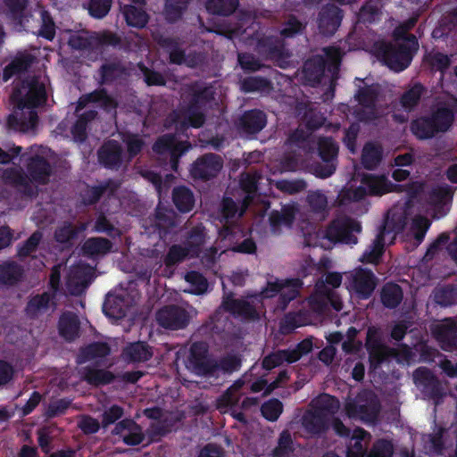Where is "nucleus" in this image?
Segmentation results:
<instances>
[{
    "instance_id": "nucleus-1",
    "label": "nucleus",
    "mask_w": 457,
    "mask_h": 457,
    "mask_svg": "<svg viewBox=\"0 0 457 457\" xmlns=\"http://www.w3.org/2000/svg\"><path fill=\"white\" fill-rule=\"evenodd\" d=\"M454 121V110L440 105L430 113L421 115L410 122V131L418 140H428L447 132Z\"/></svg>"
},
{
    "instance_id": "nucleus-2",
    "label": "nucleus",
    "mask_w": 457,
    "mask_h": 457,
    "mask_svg": "<svg viewBox=\"0 0 457 457\" xmlns=\"http://www.w3.org/2000/svg\"><path fill=\"white\" fill-rule=\"evenodd\" d=\"M418 46L415 35L407 34L402 43L382 42L378 47V55L391 71L401 72L411 65Z\"/></svg>"
},
{
    "instance_id": "nucleus-3",
    "label": "nucleus",
    "mask_w": 457,
    "mask_h": 457,
    "mask_svg": "<svg viewBox=\"0 0 457 457\" xmlns=\"http://www.w3.org/2000/svg\"><path fill=\"white\" fill-rule=\"evenodd\" d=\"M12 96L29 108L42 106L47 99L45 84L36 76L15 79Z\"/></svg>"
},
{
    "instance_id": "nucleus-4",
    "label": "nucleus",
    "mask_w": 457,
    "mask_h": 457,
    "mask_svg": "<svg viewBox=\"0 0 457 457\" xmlns=\"http://www.w3.org/2000/svg\"><path fill=\"white\" fill-rule=\"evenodd\" d=\"M178 226L177 214L171 209L162 207L155 208L154 214L144 220L142 227L149 235H156L161 240L165 241L174 232Z\"/></svg>"
},
{
    "instance_id": "nucleus-5",
    "label": "nucleus",
    "mask_w": 457,
    "mask_h": 457,
    "mask_svg": "<svg viewBox=\"0 0 457 457\" xmlns=\"http://www.w3.org/2000/svg\"><path fill=\"white\" fill-rule=\"evenodd\" d=\"M361 231V223L353 219H334L325 228L323 237L334 244L356 245L358 238L354 233H360Z\"/></svg>"
},
{
    "instance_id": "nucleus-6",
    "label": "nucleus",
    "mask_w": 457,
    "mask_h": 457,
    "mask_svg": "<svg viewBox=\"0 0 457 457\" xmlns=\"http://www.w3.org/2000/svg\"><path fill=\"white\" fill-rule=\"evenodd\" d=\"M169 118L176 131L181 134L190 128L203 127L206 120L204 110L185 99L183 104L178 110L173 111Z\"/></svg>"
},
{
    "instance_id": "nucleus-7",
    "label": "nucleus",
    "mask_w": 457,
    "mask_h": 457,
    "mask_svg": "<svg viewBox=\"0 0 457 457\" xmlns=\"http://www.w3.org/2000/svg\"><path fill=\"white\" fill-rule=\"evenodd\" d=\"M191 148L188 141H177L174 134H164L159 137L153 145V151L159 154H168L170 170L179 173V159Z\"/></svg>"
},
{
    "instance_id": "nucleus-8",
    "label": "nucleus",
    "mask_w": 457,
    "mask_h": 457,
    "mask_svg": "<svg viewBox=\"0 0 457 457\" xmlns=\"http://www.w3.org/2000/svg\"><path fill=\"white\" fill-rule=\"evenodd\" d=\"M303 286V282L299 278L276 280L267 284L266 288L262 291V295L264 297L270 298L279 294L278 304L281 308L285 309L291 301L299 296Z\"/></svg>"
},
{
    "instance_id": "nucleus-9",
    "label": "nucleus",
    "mask_w": 457,
    "mask_h": 457,
    "mask_svg": "<svg viewBox=\"0 0 457 457\" xmlns=\"http://www.w3.org/2000/svg\"><path fill=\"white\" fill-rule=\"evenodd\" d=\"M223 167V159L216 154L199 156L191 165L190 175L195 179L208 181L218 176Z\"/></svg>"
},
{
    "instance_id": "nucleus-10",
    "label": "nucleus",
    "mask_w": 457,
    "mask_h": 457,
    "mask_svg": "<svg viewBox=\"0 0 457 457\" xmlns=\"http://www.w3.org/2000/svg\"><path fill=\"white\" fill-rule=\"evenodd\" d=\"M220 308L228 312L235 318L243 320H258L260 319L259 312L254 304L245 299H236L232 292L225 293Z\"/></svg>"
},
{
    "instance_id": "nucleus-11",
    "label": "nucleus",
    "mask_w": 457,
    "mask_h": 457,
    "mask_svg": "<svg viewBox=\"0 0 457 457\" xmlns=\"http://www.w3.org/2000/svg\"><path fill=\"white\" fill-rule=\"evenodd\" d=\"M401 228L402 227L396 226L393 220L386 219L370 246V250H366L360 260L366 263H377L384 253L385 237L392 233L395 235Z\"/></svg>"
},
{
    "instance_id": "nucleus-12",
    "label": "nucleus",
    "mask_w": 457,
    "mask_h": 457,
    "mask_svg": "<svg viewBox=\"0 0 457 457\" xmlns=\"http://www.w3.org/2000/svg\"><path fill=\"white\" fill-rule=\"evenodd\" d=\"M188 360L197 374L212 376L215 373L216 361L209 358V347L205 342L192 344Z\"/></svg>"
},
{
    "instance_id": "nucleus-13",
    "label": "nucleus",
    "mask_w": 457,
    "mask_h": 457,
    "mask_svg": "<svg viewBox=\"0 0 457 457\" xmlns=\"http://www.w3.org/2000/svg\"><path fill=\"white\" fill-rule=\"evenodd\" d=\"M378 285V278L371 270L359 267L351 273L350 286L358 298L369 299Z\"/></svg>"
},
{
    "instance_id": "nucleus-14",
    "label": "nucleus",
    "mask_w": 457,
    "mask_h": 457,
    "mask_svg": "<svg viewBox=\"0 0 457 457\" xmlns=\"http://www.w3.org/2000/svg\"><path fill=\"white\" fill-rule=\"evenodd\" d=\"M190 316L186 309L178 305H167L156 313L158 324L167 329L184 328L189 323Z\"/></svg>"
},
{
    "instance_id": "nucleus-15",
    "label": "nucleus",
    "mask_w": 457,
    "mask_h": 457,
    "mask_svg": "<svg viewBox=\"0 0 457 457\" xmlns=\"http://www.w3.org/2000/svg\"><path fill=\"white\" fill-rule=\"evenodd\" d=\"M381 404L376 395L363 399L360 397L357 403H349L346 407L350 417L359 418L364 422L373 423L378 420Z\"/></svg>"
},
{
    "instance_id": "nucleus-16",
    "label": "nucleus",
    "mask_w": 457,
    "mask_h": 457,
    "mask_svg": "<svg viewBox=\"0 0 457 457\" xmlns=\"http://www.w3.org/2000/svg\"><path fill=\"white\" fill-rule=\"evenodd\" d=\"M267 125L266 113L259 109L244 112L236 121L237 130L246 136L256 135Z\"/></svg>"
},
{
    "instance_id": "nucleus-17",
    "label": "nucleus",
    "mask_w": 457,
    "mask_h": 457,
    "mask_svg": "<svg viewBox=\"0 0 457 457\" xmlns=\"http://www.w3.org/2000/svg\"><path fill=\"white\" fill-rule=\"evenodd\" d=\"M237 212L238 206L237 203L231 197H223L220 204V217L221 220L225 221L226 225L220 229V235L224 238L232 240L237 235L243 233L239 225L228 224L229 220L237 216Z\"/></svg>"
},
{
    "instance_id": "nucleus-18",
    "label": "nucleus",
    "mask_w": 457,
    "mask_h": 457,
    "mask_svg": "<svg viewBox=\"0 0 457 457\" xmlns=\"http://www.w3.org/2000/svg\"><path fill=\"white\" fill-rule=\"evenodd\" d=\"M112 434L122 438L125 445L137 446L145 440V434L139 424L132 419H124L116 423Z\"/></svg>"
},
{
    "instance_id": "nucleus-19",
    "label": "nucleus",
    "mask_w": 457,
    "mask_h": 457,
    "mask_svg": "<svg viewBox=\"0 0 457 457\" xmlns=\"http://www.w3.org/2000/svg\"><path fill=\"white\" fill-rule=\"evenodd\" d=\"M343 19L342 10L334 5L327 4L321 8L318 17V28L323 36L336 33Z\"/></svg>"
},
{
    "instance_id": "nucleus-20",
    "label": "nucleus",
    "mask_w": 457,
    "mask_h": 457,
    "mask_svg": "<svg viewBox=\"0 0 457 457\" xmlns=\"http://www.w3.org/2000/svg\"><path fill=\"white\" fill-rule=\"evenodd\" d=\"M122 154L121 145L116 140L110 139L99 148L97 157L104 168L117 170L122 164Z\"/></svg>"
},
{
    "instance_id": "nucleus-21",
    "label": "nucleus",
    "mask_w": 457,
    "mask_h": 457,
    "mask_svg": "<svg viewBox=\"0 0 457 457\" xmlns=\"http://www.w3.org/2000/svg\"><path fill=\"white\" fill-rule=\"evenodd\" d=\"M25 277L24 267L12 260L0 263V287L11 288L18 286Z\"/></svg>"
},
{
    "instance_id": "nucleus-22",
    "label": "nucleus",
    "mask_w": 457,
    "mask_h": 457,
    "mask_svg": "<svg viewBox=\"0 0 457 457\" xmlns=\"http://www.w3.org/2000/svg\"><path fill=\"white\" fill-rule=\"evenodd\" d=\"M216 92L212 86L195 82L187 87L185 100L204 109L215 100Z\"/></svg>"
},
{
    "instance_id": "nucleus-23",
    "label": "nucleus",
    "mask_w": 457,
    "mask_h": 457,
    "mask_svg": "<svg viewBox=\"0 0 457 457\" xmlns=\"http://www.w3.org/2000/svg\"><path fill=\"white\" fill-rule=\"evenodd\" d=\"M27 170L30 179L40 185L47 184L52 175V166L49 161L38 154L29 159Z\"/></svg>"
},
{
    "instance_id": "nucleus-24",
    "label": "nucleus",
    "mask_w": 457,
    "mask_h": 457,
    "mask_svg": "<svg viewBox=\"0 0 457 457\" xmlns=\"http://www.w3.org/2000/svg\"><path fill=\"white\" fill-rule=\"evenodd\" d=\"M302 426L308 434L320 436L328 429V418L320 410H307L302 417Z\"/></svg>"
},
{
    "instance_id": "nucleus-25",
    "label": "nucleus",
    "mask_w": 457,
    "mask_h": 457,
    "mask_svg": "<svg viewBox=\"0 0 457 457\" xmlns=\"http://www.w3.org/2000/svg\"><path fill=\"white\" fill-rule=\"evenodd\" d=\"M257 50L270 59H280L284 56L283 39L276 35H263L257 40Z\"/></svg>"
},
{
    "instance_id": "nucleus-26",
    "label": "nucleus",
    "mask_w": 457,
    "mask_h": 457,
    "mask_svg": "<svg viewBox=\"0 0 457 457\" xmlns=\"http://www.w3.org/2000/svg\"><path fill=\"white\" fill-rule=\"evenodd\" d=\"M80 321L72 312H64L58 320L59 335L67 342H73L79 337Z\"/></svg>"
},
{
    "instance_id": "nucleus-27",
    "label": "nucleus",
    "mask_w": 457,
    "mask_h": 457,
    "mask_svg": "<svg viewBox=\"0 0 457 457\" xmlns=\"http://www.w3.org/2000/svg\"><path fill=\"white\" fill-rule=\"evenodd\" d=\"M435 338L442 345L445 351L457 350V323L447 321L437 325L433 329Z\"/></svg>"
},
{
    "instance_id": "nucleus-28",
    "label": "nucleus",
    "mask_w": 457,
    "mask_h": 457,
    "mask_svg": "<svg viewBox=\"0 0 457 457\" xmlns=\"http://www.w3.org/2000/svg\"><path fill=\"white\" fill-rule=\"evenodd\" d=\"M361 183L365 185L369 195L371 196H381L395 191V187H397L384 175L364 174Z\"/></svg>"
},
{
    "instance_id": "nucleus-29",
    "label": "nucleus",
    "mask_w": 457,
    "mask_h": 457,
    "mask_svg": "<svg viewBox=\"0 0 457 457\" xmlns=\"http://www.w3.org/2000/svg\"><path fill=\"white\" fill-rule=\"evenodd\" d=\"M111 353L108 343L95 341L79 349L77 363L83 364L97 358H105Z\"/></svg>"
},
{
    "instance_id": "nucleus-30",
    "label": "nucleus",
    "mask_w": 457,
    "mask_h": 457,
    "mask_svg": "<svg viewBox=\"0 0 457 457\" xmlns=\"http://www.w3.org/2000/svg\"><path fill=\"white\" fill-rule=\"evenodd\" d=\"M80 375L82 380L95 387L109 385L115 379V376L112 371L96 369L90 365L83 367L80 370Z\"/></svg>"
},
{
    "instance_id": "nucleus-31",
    "label": "nucleus",
    "mask_w": 457,
    "mask_h": 457,
    "mask_svg": "<svg viewBox=\"0 0 457 457\" xmlns=\"http://www.w3.org/2000/svg\"><path fill=\"white\" fill-rule=\"evenodd\" d=\"M35 57L28 53L17 54L3 70L2 79L7 82L15 75H20L29 70Z\"/></svg>"
},
{
    "instance_id": "nucleus-32",
    "label": "nucleus",
    "mask_w": 457,
    "mask_h": 457,
    "mask_svg": "<svg viewBox=\"0 0 457 457\" xmlns=\"http://www.w3.org/2000/svg\"><path fill=\"white\" fill-rule=\"evenodd\" d=\"M383 154L384 151L381 145L369 141L365 143L362 147L361 163L364 169L368 170H374L381 163Z\"/></svg>"
},
{
    "instance_id": "nucleus-33",
    "label": "nucleus",
    "mask_w": 457,
    "mask_h": 457,
    "mask_svg": "<svg viewBox=\"0 0 457 457\" xmlns=\"http://www.w3.org/2000/svg\"><path fill=\"white\" fill-rule=\"evenodd\" d=\"M446 246L447 253L453 262L457 266V235L450 241V236L448 233H441L436 239L428 248L425 258L428 260L433 259L436 253L442 248L443 245Z\"/></svg>"
},
{
    "instance_id": "nucleus-34",
    "label": "nucleus",
    "mask_w": 457,
    "mask_h": 457,
    "mask_svg": "<svg viewBox=\"0 0 457 457\" xmlns=\"http://www.w3.org/2000/svg\"><path fill=\"white\" fill-rule=\"evenodd\" d=\"M403 299L401 286L395 282L385 283L380 289V302L387 309L397 308Z\"/></svg>"
},
{
    "instance_id": "nucleus-35",
    "label": "nucleus",
    "mask_w": 457,
    "mask_h": 457,
    "mask_svg": "<svg viewBox=\"0 0 457 457\" xmlns=\"http://www.w3.org/2000/svg\"><path fill=\"white\" fill-rule=\"evenodd\" d=\"M38 124V115L36 111H29L28 115L25 113H11L7 118V125L14 130L27 132L34 129Z\"/></svg>"
},
{
    "instance_id": "nucleus-36",
    "label": "nucleus",
    "mask_w": 457,
    "mask_h": 457,
    "mask_svg": "<svg viewBox=\"0 0 457 457\" xmlns=\"http://www.w3.org/2000/svg\"><path fill=\"white\" fill-rule=\"evenodd\" d=\"M296 208L294 205L286 204L280 211L273 210L269 215V222L273 231L281 226L291 227L295 219Z\"/></svg>"
},
{
    "instance_id": "nucleus-37",
    "label": "nucleus",
    "mask_w": 457,
    "mask_h": 457,
    "mask_svg": "<svg viewBox=\"0 0 457 457\" xmlns=\"http://www.w3.org/2000/svg\"><path fill=\"white\" fill-rule=\"evenodd\" d=\"M325 68L326 61L323 57L316 56L308 59L303 64V77L310 84H319L324 76Z\"/></svg>"
},
{
    "instance_id": "nucleus-38",
    "label": "nucleus",
    "mask_w": 457,
    "mask_h": 457,
    "mask_svg": "<svg viewBox=\"0 0 457 457\" xmlns=\"http://www.w3.org/2000/svg\"><path fill=\"white\" fill-rule=\"evenodd\" d=\"M379 87L378 84L358 85L354 99L363 108L373 110L378 99Z\"/></svg>"
},
{
    "instance_id": "nucleus-39",
    "label": "nucleus",
    "mask_w": 457,
    "mask_h": 457,
    "mask_svg": "<svg viewBox=\"0 0 457 457\" xmlns=\"http://www.w3.org/2000/svg\"><path fill=\"white\" fill-rule=\"evenodd\" d=\"M172 202L179 212H189L195 206V196L186 186L175 187L172 190Z\"/></svg>"
},
{
    "instance_id": "nucleus-40",
    "label": "nucleus",
    "mask_w": 457,
    "mask_h": 457,
    "mask_svg": "<svg viewBox=\"0 0 457 457\" xmlns=\"http://www.w3.org/2000/svg\"><path fill=\"white\" fill-rule=\"evenodd\" d=\"M238 399L227 391L218 399L217 408L223 413H228L236 420L245 425L247 419L245 413L237 409Z\"/></svg>"
},
{
    "instance_id": "nucleus-41",
    "label": "nucleus",
    "mask_w": 457,
    "mask_h": 457,
    "mask_svg": "<svg viewBox=\"0 0 457 457\" xmlns=\"http://www.w3.org/2000/svg\"><path fill=\"white\" fill-rule=\"evenodd\" d=\"M123 355L130 362H144L152 358L153 352L146 343L137 341L127 345L123 350Z\"/></svg>"
},
{
    "instance_id": "nucleus-42",
    "label": "nucleus",
    "mask_w": 457,
    "mask_h": 457,
    "mask_svg": "<svg viewBox=\"0 0 457 457\" xmlns=\"http://www.w3.org/2000/svg\"><path fill=\"white\" fill-rule=\"evenodd\" d=\"M158 44L168 52L169 62L171 64L181 65L186 61V52L179 47L177 38L171 37H161Z\"/></svg>"
},
{
    "instance_id": "nucleus-43",
    "label": "nucleus",
    "mask_w": 457,
    "mask_h": 457,
    "mask_svg": "<svg viewBox=\"0 0 457 457\" xmlns=\"http://www.w3.org/2000/svg\"><path fill=\"white\" fill-rule=\"evenodd\" d=\"M97 112L94 110H88L78 116L75 123L71 129V133L75 142L83 143L87 137L88 123L96 119Z\"/></svg>"
},
{
    "instance_id": "nucleus-44",
    "label": "nucleus",
    "mask_w": 457,
    "mask_h": 457,
    "mask_svg": "<svg viewBox=\"0 0 457 457\" xmlns=\"http://www.w3.org/2000/svg\"><path fill=\"white\" fill-rule=\"evenodd\" d=\"M109 188H116L112 179H108L99 185L89 187L81 194V200L84 205L90 206L97 204Z\"/></svg>"
},
{
    "instance_id": "nucleus-45",
    "label": "nucleus",
    "mask_w": 457,
    "mask_h": 457,
    "mask_svg": "<svg viewBox=\"0 0 457 457\" xmlns=\"http://www.w3.org/2000/svg\"><path fill=\"white\" fill-rule=\"evenodd\" d=\"M112 243L104 237H90L87 238L83 245L82 252L84 255L93 257L96 255H104L112 251Z\"/></svg>"
},
{
    "instance_id": "nucleus-46",
    "label": "nucleus",
    "mask_w": 457,
    "mask_h": 457,
    "mask_svg": "<svg viewBox=\"0 0 457 457\" xmlns=\"http://www.w3.org/2000/svg\"><path fill=\"white\" fill-rule=\"evenodd\" d=\"M317 152L322 162H337L339 145L331 137H320L317 142Z\"/></svg>"
},
{
    "instance_id": "nucleus-47",
    "label": "nucleus",
    "mask_w": 457,
    "mask_h": 457,
    "mask_svg": "<svg viewBox=\"0 0 457 457\" xmlns=\"http://www.w3.org/2000/svg\"><path fill=\"white\" fill-rule=\"evenodd\" d=\"M370 369L376 370L389 358L395 357L397 351L385 344L367 350Z\"/></svg>"
},
{
    "instance_id": "nucleus-48",
    "label": "nucleus",
    "mask_w": 457,
    "mask_h": 457,
    "mask_svg": "<svg viewBox=\"0 0 457 457\" xmlns=\"http://www.w3.org/2000/svg\"><path fill=\"white\" fill-rule=\"evenodd\" d=\"M414 376L418 378L420 376L423 379L425 389L428 395L433 399H440L443 397V388L438 379L431 374L426 368H419L415 370Z\"/></svg>"
},
{
    "instance_id": "nucleus-49",
    "label": "nucleus",
    "mask_w": 457,
    "mask_h": 457,
    "mask_svg": "<svg viewBox=\"0 0 457 457\" xmlns=\"http://www.w3.org/2000/svg\"><path fill=\"white\" fill-rule=\"evenodd\" d=\"M53 296L48 292L32 296L27 303L25 312L30 318H36L40 313L46 312L49 308V303Z\"/></svg>"
},
{
    "instance_id": "nucleus-50",
    "label": "nucleus",
    "mask_w": 457,
    "mask_h": 457,
    "mask_svg": "<svg viewBox=\"0 0 457 457\" xmlns=\"http://www.w3.org/2000/svg\"><path fill=\"white\" fill-rule=\"evenodd\" d=\"M426 87L420 82L414 83L412 87L403 92L400 98V104L406 111L413 110L425 94Z\"/></svg>"
},
{
    "instance_id": "nucleus-51",
    "label": "nucleus",
    "mask_w": 457,
    "mask_h": 457,
    "mask_svg": "<svg viewBox=\"0 0 457 457\" xmlns=\"http://www.w3.org/2000/svg\"><path fill=\"white\" fill-rule=\"evenodd\" d=\"M191 0H165L164 15L170 23L179 21L187 12Z\"/></svg>"
},
{
    "instance_id": "nucleus-52",
    "label": "nucleus",
    "mask_w": 457,
    "mask_h": 457,
    "mask_svg": "<svg viewBox=\"0 0 457 457\" xmlns=\"http://www.w3.org/2000/svg\"><path fill=\"white\" fill-rule=\"evenodd\" d=\"M239 5V0H207L205 8L208 12L220 16H229Z\"/></svg>"
},
{
    "instance_id": "nucleus-53",
    "label": "nucleus",
    "mask_w": 457,
    "mask_h": 457,
    "mask_svg": "<svg viewBox=\"0 0 457 457\" xmlns=\"http://www.w3.org/2000/svg\"><path fill=\"white\" fill-rule=\"evenodd\" d=\"M123 15L129 26L137 29L144 28L147 24L149 19L145 11L132 4L124 6Z\"/></svg>"
},
{
    "instance_id": "nucleus-54",
    "label": "nucleus",
    "mask_w": 457,
    "mask_h": 457,
    "mask_svg": "<svg viewBox=\"0 0 457 457\" xmlns=\"http://www.w3.org/2000/svg\"><path fill=\"white\" fill-rule=\"evenodd\" d=\"M87 229L86 223H80L79 226H73L70 221H65L62 226L58 227L54 231V239L61 243L65 244L75 239L79 233Z\"/></svg>"
},
{
    "instance_id": "nucleus-55",
    "label": "nucleus",
    "mask_w": 457,
    "mask_h": 457,
    "mask_svg": "<svg viewBox=\"0 0 457 457\" xmlns=\"http://www.w3.org/2000/svg\"><path fill=\"white\" fill-rule=\"evenodd\" d=\"M40 28L34 34L37 37H42L47 41H53L56 35V25L52 17L51 13L46 10L42 9L40 12Z\"/></svg>"
},
{
    "instance_id": "nucleus-56",
    "label": "nucleus",
    "mask_w": 457,
    "mask_h": 457,
    "mask_svg": "<svg viewBox=\"0 0 457 457\" xmlns=\"http://www.w3.org/2000/svg\"><path fill=\"white\" fill-rule=\"evenodd\" d=\"M423 62L433 72L445 73L451 65L449 56L441 52H430L424 55Z\"/></svg>"
},
{
    "instance_id": "nucleus-57",
    "label": "nucleus",
    "mask_w": 457,
    "mask_h": 457,
    "mask_svg": "<svg viewBox=\"0 0 457 457\" xmlns=\"http://www.w3.org/2000/svg\"><path fill=\"white\" fill-rule=\"evenodd\" d=\"M125 72L124 66L119 62H106L99 68L101 85L111 84Z\"/></svg>"
},
{
    "instance_id": "nucleus-58",
    "label": "nucleus",
    "mask_w": 457,
    "mask_h": 457,
    "mask_svg": "<svg viewBox=\"0 0 457 457\" xmlns=\"http://www.w3.org/2000/svg\"><path fill=\"white\" fill-rule=\"evenodd\" d=\"M295 452V443L291 433L285 429L278 438V444L272 450V457H290Z\"/></svg>"
},
{
    "instance_id": "nucleus-59",
    "label": "nucleus",
    "mask_w": 457,
    "mask_h": 457,
    "mask_svg": "<svg viewBox=\"0 0 457 457\" xmlns=\"http://www.w3.org/2000/svg\"><path fill=\"white\" fill-rule=\"evenodd\" d=\"M433 294L435 303L444 307L451 306L457 301V287L453 284L436 287Z\"/></svg>"
},
{
    "instance_id": "nucleus-60",
    "label": "nucleus",
    "mask_w": 457,
    "mask_h": 457,
    "mask_svg": "<svg viewBox=\"0 0 457 457\" xmlns=\"http://www.w3.org/2000/svg\"><path fill=\"white\" fill-rule=\"evenodd\" d=\"M185 280L190 285V289L187 292L192 295H204L208 290V281L206 278L199 271L190 270L187 272L185 275Z\"/></svg>"
},
{
    "instance_id": "nucleus-61",
    "label": "nucleus",
    "mask_w": 457,
    "mask_h": 457,
    "mask_svg": "<svg viewBox=\"0 0 457 457\" xmlns=\"http://www.w3.org/2000/svg\"><path fill=\"white\" fill-rule=\"evenodd\" d=\"M381 14L380 9L377 2L368 0L361 7L357 13L358 21L363 24H371L379 20Z\"/></svg>"
},
{
    "instance_id": "nucleus-62",
    "label": "nucleus",
    "mask_w": 457,
    "mask_h": 457,
    "mask_svg": "<svg viewBox=\"0 0 457 457\" xmlns=\"http://www.w3.org/2000/svg\"><path fill=\"white\" fill-rule=\"evenodd\" d=\"M204 242V228L196 226L192 228L188 232V237L187 242H185V245L187 246V248H190L192 256H197L200 253Z\"/></svg>"
},
{
    "instance_id": "nucleus-63",
    "label": "nucleus",
    "mask_w": 457,
    "mask_h": 457,
    "mask_svg": "<svg viewBox=\"0 0 457 457\" xmlns=\"http://www.w3.org/2000/svg\"><path fill=\"white\" fill-rule=\"evenodd\" d=\"M271 87L270 81L261 76L246 77L241 81V89L245 93L263 92Z\"/></svg>"
},
{
    "instance_id": "nucleus-64",
    "label": "nucleus",
    "mask_w": 457,
    "mask_h": 457,
    "mask_svg": "<svg viewBox=\"0 0 457 457\" xmlns=\"http://www.w3.org/2000/svg\"><path fill=\"white\" fill-rule=\"evenodd\" d=\"M174 427V421L169 419H162L155 423H152L146 433L150 442H156L161 437L170 434Z\"/></svg>"
}]
</instances>
